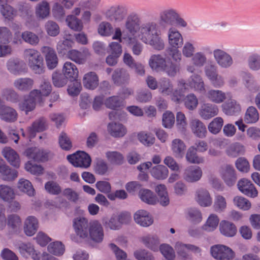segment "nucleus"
<instances>
[{"mask_svg": "<svg viewBox=\"0 0 260 260\" xmlns=\"http://www.w3.org/2000/svg\"><path fill=\"white\" fill-rule=\"evenodd\" d=\"M18 114L14 108L3 104L0 107V119L7 123H12L17 119Z\"/></svg>", "mask_w": 260, "mask_h": 260, "instance_id": "nucleus-15", "label": "nucleus"}, {"mask_svg": "<svg viewBox=\"0 0 260 260\" xmlns=\"http://www.w3.org/2000/svg\"><path fill=\"white\" fill-rule=\"evenodd\" d=\"M63 39L64 40L59 42L57 45V50L61 56L67 55L74 44L73 37L71 34L65 32Z\"/></svg>", "mask_w": 260, "mask_h": 260, "instance_id": "nucleus-14", "label": "nucleus"}, {"mask_svg": "<svg viewBox=\"0 0 260 260\" xmlns=\"http://www.w3.org/2000/svg\"><path fill=\"white\" fill-rule=\"evenodd\" d=\"M223 111L228 115H233L238 113L241 110L239 104L234 100H229L222 105Z\"/></svg>", "mask_w": 260, "mask_h": 260, "instance_id": "nucleus-35", "label": "nucleus"}, {"mask_svg": "<svg viewBox=\"0 0 260 260\" xmlns=\"http://www.w3.org/2000/svg\"><path fill=\"white\" fill-rule=\"evenodd\" d=\"M37 95H38L37 90L31 91L28 95L25 98L24 101L19 103L20 110L24 111L26 114L33 111L35 109L36 103L42 101Z\"/></svg>", "mask_w": 260, "mask_h": 260, "instance_id": "nucleus-7", "label": "nucleus"}, {"mask_svg": "<svg viewBox=\"0 0 260 260\" xmlns=\"http://www.w3.org/2000/svg\"><path fill=\"white\" fill-rule=\"evenodd\" d=\"M245 152L244 146L240 143H235L231 145L226 150V154L232 157H236L243 155Z\"/></svg>", "mask_w": 260, "mask_h": 260, "instance_id": "nucleus-42", "label": "nucleus"}, {"mask_svg": "<svg viewBox=\"0 0 260 260\" xmlns=\"http://www.w3.org/2000/svg\"><path fill=\"white\" fill-rule=\"evenodd\" d=\"M218 109L216 105L209 103L204 104L200 110V115L204 119H209L218 114Z\"/></svg>", "mask_w": 260, "mask_h": 260, "instance_id": "nucleus-25", "label": "nucleus"}, {"mask_svg": "<svg viewBox=\"0 0 260 260\" xmlns=\"http://www.w3.org/2000/svg\"><path fill=\"white\" fill-rule=\"evenodd\" d=\"M107 128L111 136L115 138L122 137L127 132L126 128L122 124L116 122L109 123Z\"/></svg>", "mask_w": 260, "mask_h": 260, "instance_id": "nucleus-29", "label": "nucleus"}, {"mask_svg": "<svg viewBox=\"0 0 260 260\" xmlns=\"http://www.w3.org/2000/svg\"><path fill=\"white\" fill-rule=\"evenodd\" d=\"M221 177L227 186L231 187L234 185L237 180V175L233 166L226 165L221 172Z\"/></svg>", "mask_w": 260, "mask_h": 260, "instance_id": "nucleus-11", "label": "nucleus"}, {"mask_svg": "<svg viewBox=\"0 0 260 260\" xmlns=\"http://www.w3.org/2000/svg\"><path fill=\"white\" fill-rule=\"evenodd\" d=\"M164 256L168 260H173L175 258V252L173 248L167 244L160 245L158 247Z\"/></svg>", "mask_w": 260, "mask_h": 260, "instance_id": "nucleus-62", "label": "nucleus"}, {"mask_svg": "<svg viewBox=\"0 0 260 260\" xmlns=\"http://www.w3.org/2000/svg\"><path fill=\"white\" fill-rule=\"evenodd\" d=\"M167 32L169 43L171 46L169 48H179L182 47L183 43L182 36L175 27L170 28Z\"/></svg>", "mask_w": 260, "mask_h": 260, "instance_id": "nucleus-16", "label": "nucleus"}, {"mask_svg": "<svg viewBox=\"0 0 260 260\" xmlns=\"http://www.w3.org/2000/svg\"><path fill=\"white\" fill-rule=\"evenodd\" d=\"M112 78L114 84L121 85L128 82L129 76L124 69H117L113 72Z\"/></svg>", "mask_w": 260, "mask_h": 260, "instance_id": "nucleus-33", "label": "nucleus"}, {"mask_svg": "<svg viewBox=\"0 0 260 260\" xmlns=\"http://www.w3.org/2000/svg\"><path fill=\"white\" fill-rule=\"evenodd\" d=\"M47 120L45 117L42 116L35 120L29 127V134L35 137L37 133H41L48 129Z\"/></svg>", "mask_w": 260, "mask_h": 260, "instance_id": "nucleus-21", "label": "nucleus"}, {"mask_svg": "<svg viewBox=\"0 0 260 260\" xmlns=\"http://www.w3.org/2000/svg\"><path fill=\"white\" fill-rule=\"evenodd\" d=\"M105 104L108 108L116 110L123 106V102L118 96H112L106 99Z\"/></svg>", "mask_w": 260, "mask_h": 260, "instance_id": "nucleus-54", "label": "nucleus"}, {"mask_svg": "<svg viewBox=\"0 0 260 260\" xmlns=\"http://www.w3.org/2000/svg\"><path fill=\"white\" fill-rule=\"evenodd\" d=\"M49 151L41 149L36 147H29L25 149L24 154L28 159H32L37 162H45L48 160Z\"/></svg>", "mask_w": 260, "mask_h": 260, "instance_id": "nucleus-8", "label": "nucleus"}, {"mask_svg": "<svg viewBox=\"0 0 260 260\" xmlns=\"http://www.w3.org/2000/svg\"><path fill=\"white\" fill-rule=\"evenodd\" d=\"M166 59L161 55H153L150 58L149 64L152 70L157 72L162 71Z\"/></svg>", "mask_w": 260, "mask_h": 260, "instance_id": "nucleus-36", "label": "nucleus"}, {"mask_svg": "<svg viewBox=\"0 0 260 260\" xmlns=\"http://www.w3.org/2000/svg\"><path fill=\"white\" fill-rule=\"evenodd\" d=\"M33 83L30 78H19L15 81L14 85L20 90L28 91L32 88Z\"/></svg>", "mask_w": 260, "mask_h": 260, "instance_id": "nucleus-52", "label": "nucleus"}, {"mask_svg": "<svg viewBox=\"0 0 260 260\" xmlns=\"http://www.w3.org/2000/svg\"><path fill=\"white\" fill-rule=\"evenodd\" d=\"M135 222L142 226L147 227L153 222V218L149 213L146 210L137 211L134 216Z\"/></svg>", "mask_w": 260, "mask_h": 260, "instance_id": "nucleus-18", "label": "nucleus"}, {"mask_svg": "<svg viewBox=\"0 0 260 260\" xmlns=\"http://www.w3.org/2000/svg\"><path fill=\"white\" fill-rule=\"evenodd\" d=\"M223 124V119L220 117H217L213 119V120L209 124L208 128L211 133L213 134H217L221 129Z\"/></svg>", "mask_w": 260, "mask_h": 260, "instance_id": "nucleus-55", "label": "nucleus"}, {"mask_svg": "<svg viewBox=\"0 0 260 260\" xmlns=\"http://www.w3.org/2000/svg\"><path fill=\"white\" fill-rule=\"evenodd\" d=\"M17 186L22 192L25 193L27 195H34L35 190L29 180L23 178L19 179Z\"/></svg>", "mask_w": 260, "mask_h": 260, "instance_id": "nucleus-45", "label": "nucleus"}, {"mask_svg": "<svg viewBox=\"0 0 260 260\" xmlns=\"http://www.w3.org/2000/svg\"><path fill=\"white\" fill-rule=\"evenodd\" d=\"M62 72L70 81L76 80L78 76V70L76 66L69 61H66L64 63Z\"/></svg>", "mask_w": 260, "mask_h": 260, "instance_id": "nucleus-32", "label": "nucleus"}, {"mask_svg": "<svg viewBox=\"0 0 260 260\" xmlns=\"http://www.w3.org/2000/svg\"><path fill=\"white\" fill-rule=\"evenodd\" d=\"M48 250L50 253L54 255L60 256L64 253L65 247L62 242L55 241L51 243L48 246Z\"/></svg>", "mask_w": 260, "mask_h": 260, "instance_id": "nucleus-51", "label": "nucleus"}, {"mask_svg": "<svg viewBox=\"0 0 260 260\" xmlns=\"http://www.w3.org/2000/svg\"><path fill=\"white\" fill-rule=\"evenodd\" d=\"M142 241L148 248L157 251L159 245V240L156 236L148 235L142 238Z\"/></svg>", "mask_w": 260, "mask_h": 260, "instance_id": "nucleus-39", "label": "nucleus"}, {"mask_svg": "<svg viewBox=\"0 0 260 260\" xmlns=\"http://www.w3.org/2000/svg\"><path fill=\"white\" fill-rule=\"evenodd\" d=\"M183 100L185 107L190 110L195 109L198 105V100L193 93L187 94Z\"/></svg>", "mask_w": 260, "mask_h": 260, "instance_id": "nucleus-63", "label": "nucleus"}, {"mask_svg": "<svg viewBox=\"0 0 260 260\" xmlns=\"http://www.w3.org/2000/svg\"><path fill=\"white\" fill-rule=\"evenodd\" d=\"M209 99L216 103H220L225 99V94L220 90H210L208 92Z\"/></svg>", "mask_w": 260, "mask_h": 260, "instance_id": "nucleus-64", "label": "nucleus"}, {"mask_svg": "<svg viewBox=\"0 0 260 260\" xmlns=\"http://www.w3.org/2000/svg\"><path fill=\"white\" fill-rule=\"evenodd\" d=\"M34 90H37L38 95H37L38 97L42 100V96H48L50 94L52 90V85L50 82L47 80H44L42 82L40 85L39 89H34Z\"/></svg>", "mask_w": 260, "mask_h": 260, "instance_id": "nucleus-56", "label": "nucleus"}, {"mask_svg": "<svg viewBox=\"0 0 260 260\" xmlns=\"http://www.w3.org/2000/svg\"><path fill=\"white\" fill-rule=\"evenodd\" d=\"M186 218L190 222L197 224L202 221V213L198 209L190 208L187 210Z\"/></svg>", "mask_w": 260, "mask_h": 260, "instance_id": "nucleus-50", "label": "nucleus"}, {"mask_svg": "<svg viewBox=\"0 0 260 260\" xmlns=\"http://www.w3.org/2000/svg\"><path fill=\"white\" fill-rule=\"evenodd\" d=\"M0 174L2 178L5 181H13L18 176L17 171L6 164L0 169Z\"/></svg>", "mask_w": 260, "mask_h": 260, "instance_id": "nucleus-41", "label": "nucleus"}, {"mask_svg": "<svg viewBox=\"0 0 260 260\" xmlns=\"http://www.w3.org/2000/svg\"><path fill=\"white\" fill-rule=\"evenodd\" d=\"M238 189L245 195H257L258 191L254 185L248 179L242 178L237 183Z\"/></svg>", "mask_w": 260, "mask_h": 260, "instance_id": "nucleus-20", "label": "nucleus"}, {"mask_svg": "<svg viewBox=\"0 0 260 260\" xmlns=\"http://www.w3.org/2000/svg\"><path fill=\"white\" fill-rule=\"evenodd\" d=\"M6 65L8 70L14 75H20L26 72V64L18 58H10L7 61Z\"/></svg>", "mask_w": 260, "mask_h": 260, "instance_id": "nucleus-10", "label": "nucleus"}, {"mask_svg": "<svg viewBox=\"0 0 260 260\" xmlns=\"http://www.w3.org/2000/svg\"><path fill=\"white\" fill-rule=\"evenodd\" d=\"M189 91L188 84L186 83L180 82L177 88L173 93V100L178 103L185 99V94Z\"/></svg>", "mask_w": 260, "mask_h": 260, "instance_id": "nucleus-38", "label": "nucleus"}, {"mask_svg": "<svg viewBox=\"0 0 260 260\" xmlns=\"http://www.w3.org/2000/svg\"><path fill=\"white\" fill-rule=\"evenodd\" d=\"M44 54L47 68L50 70L55 68L58 64V57L55 51L50 47L44 46L42 48Z\"/></svg>", "mask_w": 260, "mask_h": 260, "instance_id": "nucleus-13", "label": "nucleus"}, {"mask_svg": "<svg viewBox=\"0 0 260 260\" xmlns=\"http://www.w3.org/2000/svg\"><path fill=\"white\" fill-rule=\"evenodd\" d=\"M175 123L174 114L170 111H166L162 115V124L164 127L171 128Z\"/></svg>", "mask_w": 260, "mask_h": 260, "instance_id": "nucleus-61", "label": "nucleus"}, {"mask_svg": "<svg viewBox=\"0 0 260 260\" xmlns=\"http://www.w3.org/2000/svg\"><path fill=\"white\" fill-rule=\"evenodd\" d=\"M141 21L138 15L135 13H132L127 16L125 22V27L127 32L132 36H134L138 31L141 40L146 44H148L155 49V44L151 28L149 29V22L140 24Z\"/></svg>", "mask_w": 260, "mask_h": 260, "instance_id": "nucleus-2", "label": "nucleus"}, {"mask_svg": "<svg viewBox=\"0 0 260 260\" xmlns=\"http://www.w3.org/2000/svg\"><path fill=\"white\" fill-rule=\"evenodd\" d=\"M150 172L154 178L159 180L166 179L169 174L167 167L162 165H158L153 167Z\"/></svg>", "mask_w": 260, "mask_h": 260, "instance_id": "nucleus-34", "label": "nucleus"}, {"mask_svg": "<svg viewBox=\"0 0 260 260\" xmlns=\"http://www.w3.org/2000/svg\"><path fill=\"white\" fill-rule=\"evenodd\" d=\"M66 20L68 26L72 30L76 31H81L82 30L83 25L82 21L75 16L69 15Z\"/></svg>", "mask_w": 260, "mask_h": 260, "instance_id": "nucleus-48", "label": "nucleus"}, {"mask_svg": "<svg viewBox=\"0 0 260 260\" xmlns=\"http://www.w3.org/2000/svg\"><path fill=\"white\" fill-rule=\"evenodd\" d=\"M99 84V77L94 72L86 73L83 78V84L84 88L89 90H94Z\"/></svg>", "mask_w": 260, "mask_h": 260, "instance_id": "nucleus-24", "label": "nucleus"}, {"mask_svg": "<svg viewBox=\"0 0 260 260\" xmlns=\"http://www.w3.org/2000/svg\"><path fill=\"white\" fill-rule=\"evenodd\" d=\"M67 159L76 168L86 169L90 166L91 163V158L89 154L81 150H78L73 154L68 155Z\"/></svg>", "mask_w": 260, "mask_h": 260, "instance_id": "nucleus-4", "label": "nucleus"}, {"mask_svg": "<svg viewBox=\"0 0 260 260\" xmlns=\"http://www.w3.org/2000/svg\"><path fill=\"white\" fill-rule=\"evenodd\" d=\"M188 86L196 90L202 91L204 90V82L200 75L198 74H193L189 79H188Z\"/></svg>", "mask_w": 260, "mask_h": 260, "instance_id": "nucleus-43", "label": "nucleus"}, {"mask_svg": "<svg viewBox=\"0 0 260 260\" xmlns=\"http://www.w3.org/2000/svg\"><path fill=\"white\" fill-rule=\"evenodd\" d=\"M186 160L191 164H199L203 161V159L198 156L197 150L193 147H189L185 155Z\"/></svg>", "mask_w": 260, "mask_h": 260, "instance_id": "nucleus-60", "label": "nucleus"}, {"mask_svg": "<svg viewBox=\"0 0 260 260\" xmlns=\"http://www.w3.org/2000/svg\"><path fill=\"white\" fill-rule=\"evenodd\" d=\"M58 143L60 147L65 151H69L72 147V143L70 139L64 132H61L59 135Z\"/></svg>", "mask_w": 260, "mask_h": 260, "instance_id": "nucleus-57", "label": "nucleus"}, {"mask_svg": "<svg viewBox=\"0 0 260 260\" xmlns=\"http://www.w3.org/2000/svg\"><path fill=\"white\" fill-rule=\"evenodd\" d=\"M18 249L20 253L23 256L27 257L30 256L35 260L39 259L40 253L37 252L33 245L29 243L21 242L18 244Z\"/></svg>", "mask_w": 260, "mask_h": 260, "instance_id": "nucleus-23", "label": "nucleus"}, {"mask_svg": "<svg viewBox=\"0 0 260 260\" xmlns=\"http://www.w3.org/2000/svg\"><path fill=\"white\" fill-rule=\"evenodd\" d=\"M73 227L77 235L80 238L88 237L90 225L88 220L84 217H77L73 220Z\"/></svg>", "mask_w": 260, "mask_h": 260, "instance_id": "nucleus-9", "label": "nucleus"}, {"mask_svg": "<svg viewBox=\"0 0 260 260\" xmlns=\"http://www.w3.org/2000/svg\"><path fill=\"white\" fill-rule=\"evenodd\" d=\"M177 11L173 8H167L160 11L158 14L157 22H149L148 29L151 28L152 38L154 39L155 49L161 50L165 44L161 37V34L167 32L170 28L174 27V20Z\"/></svg>", "mask_w": 260, "mask_h": 260, "instance_id": "nucleus-1", "label": "nucleus"}, {"mask_svg": "<svg viewBox=\"0 0 260 260\" xmlns=\"http://www.w3.org/2000/svg\"><path fill=\"white\" fill-rule=\"evenodd\" d=\"M38 221L36 217L33 216H28L24 226V232L28 236H33L37 231Z\"/></svg>", "mask_w": 260, "mask_h": 260, "instance_id": "nucleus-30", "label": "nucleus"}, {"mask_svg": "<svg viewBox=\"0 0 260 260\" xmlns=\"http://www.w3.org/2000/svg\"><path fill=\"white\" fill-rule=\"evenodd\" d=\"M24 56L28 62L29 68L35 73L41 74L44 73V59L39 51L33 49H26L24 52Z\"/></svg>", "mask_w": 260, "mask_h": 260, "instance_id": "nucleus-3", "label": "nucleus"}, {"mask_svg": "<svg viewBox=\"0 0 260 260\" xmlns=\"http://www.w3.org/2000/svg\"><path fill=\"white\" fill-rule=\"evenodd\" d=\"M190 127L193 134L198 137L203 138L207 133L205 125L200 120L194 119L190 122Z\"/></svg>", "mask_w": 260, "mask_h": 260, "instance_id": "nucleus-31", "label": "nucleus"}, {"mask_svg": "<svg viewBox=\"0 0 260 260\" xmlns=\"http://www.w3.org/2000/svg\"><path fill=\"white\" fill-rule=\"evenodd\" d=\"M23 40L31 45L36 46L39 42V37L35 33L30 31H25L21 34Z\"/></svg>", "mask_w": 260, "mask_h": 260, "instance_id": "nucleus-59", "label": "nucleus"}, {"mask_svg": "<svg viewBox=\"0 0 260 260\" xmlns=\"http://www.w3.org/2000/svg\"><path fill=\"white\" fill-rule=\"evenodd\" d=\"M210 253L217 260H232L235 256V252L230 247L222 244L212 246Z\"/></svg>", "mask_w": 260, "mask_h": 260, "instance_id": "nucleus-5", "label": "nucleus"}, {"mask_svg": "<svg viewBox=\"0 0 260 260\" xmlns=\"http://www.w3.org/2000/svg\"><path fill=\"white\" fill-rule=\"evenodd\" d=\"M49 5L46 1H43L38 4L36 8V15L41 18L47 17L49 14Z\"/></svg>", "mask_w": 260, "mask_h": 260, "instance_id": "nucleus-53", "label": "nucleus"}, {"mask_svg": "<svg viewBox=\"0 0 260 260\" xmlns=\"http://www.w3.org/2000/svg\"><path fill=\"white\" fill-rule=\"evenodd\" d=\"M52 80L54 86L59 88L66 85L69 80L66 75L57 71L53 73Z\"/></svg>", "mask_w": 260, "mask_h": 260, "instance_id": "nucleus-47", "label": "nucleus"}, {"mask_svg": "<svg viewBox=\"0 0 260 260\" xmlns=\"http://www.w3.org/2000/svg\"><path fill=\"white\" fill-rule=\"evenodd\" d=\"M21 224L20 217L16 214H11L8 216L7 225L10 229L14 232H17Z\"/></svg>", "mask_w": 260, "mask_h": 260, "instance_id": "nucleus-58", "label": "nucleus"}, {"mask_svg": "<svg viewBox=\"0 0 260 260\" xmlns=\"http://www.w3.org/2000/svg\"><path fill=\"white\" fill-rule=\"evenodd\" d=\"M0 12L5 20L12 21L17 15V10L7 4L2 5Z\"/></svg>", "mask_w": 260, "mask_h": 260, "instance_id": "nucleus-44", "label": "nucleus"}, {"mask_svg": "<svg viewBox=\"0 0 260 260\" xmlns=\"http://www.w3.org/2000/svg\"><path fill=\"white\" fill-rule=\"evenodd\" d=\"M202 175L201 169L198 166H190L185 169L183 178L188 182L199 181Z\"/></svg>", "mask_w": 260, "mask_h": 260, "instance_id": "nucleus-22", "label": "nucleus"}, {"mask_svg": "<svg viewBox=\"0 0 260 260\" xmlns=\"http://www.w3.org/2000/svg\"><path fill=\"white\" fill-rule=\"evenodd\" d=\"M162 71H165L168 76L174 77L179 72L180 63L173 62L170 58H167Z\"/></svg>", "mask_w": 260, "mask_h": 260, "instance_id": "nucleus-37", "label": "nucleus"}, {"mask_svg": "<svg viewBox=\"0 0 260 260\" xmlns=\"http://www.w3.org/2000/svg\"><path fill=\"white\" fill-rule=\"evenodd\" d=\"M186 146L180 139H174L171 144V150L173 155L177 158H182L185 155Z\"/></svg>", "mask_w": 260, "mask_h": 260, "instance_id": "nucleus-26", "label": "nucleus"}, {"mask_svg": "<svg viewBox=\"0 0 260 260\" xmlns=\"http://www.w3.org/2000/svg\"><path fill=\"white\" fill-rule=\"evenodd\" d=\"M219 230L221 234L226 237L235 236L237 232L235 224L227 220H222L220 222Z\"/></svg>", "mask_w": 260, "mask_h": 260, "instance_id": "nucleus-28", "label": "nucleus"}, {"mask_svg": "<svg viewBox=\"0 0 260 260\" xmlns=\"http://www.w3.org/2000/svg\"><path fill=\"white\" fill-rule=\"evenodd\" d=\"M88 235L93 241L101 243L104 238V231L101 224L98 221L90 223Z\"/></svg>", "mask_w": 260, "mask_h": 260, "instance_id": "nucleus-12", "label": "nucleus"}, {"mask_svg": "<svg viewBox=\"0 0 260 260\" xmlns=\"http://www.w3.org/2000/svg\"><path fill=\"white\" fill-rule=\"evenodd\" d=\"M259 119V114L257 109L253 106L249 107L244 116V120L246 123H255Z\"/></svg>", "mask_w": 260, "mask_h": 260, "instance_id": "nucleus-46", "label": "nucleus"}, {"mask_svg": "<svg viewBox=\"0 0 260 260\" xmlns=\"http://www.w3.org/2000/svg\"><path fill=\"white\" fill-rule=\"evenodd\" d=\"M109 167L107 162L101 158H96L93 165V171L99 175H105L108 172Z\"/></svg>", "mask_w": 260, "mask_h": 260, "instance_id": "nucleus-40", "label": "nucleus"}, {"mask_svg": "<svg viewBox=\"0 0 260 260\" xmlns=\"http://www.w3.org/2000/svg\"><path fill=\"white\" fill-rule=\"evenodd\" d=\"M127 13V9L123 5L111 7L106 12L105 16L109 21L117 23L122 21Z\"/></svg>", "mask_w": 260, "mask_h": 260, "instance_id": "nucleus-6", "label": "nucleus"}, {"mask_svg": "<svg viewBox=\"0 0 260 260\" xmlns=\"http://www.w3.org/2000/svg\"><path fill=\"white\" fill-rule=\"evenodd\" d=\"M213 54L217 63L222 68H229L233 63L231 56L222 50H215L213 51Z\"/></svg>", "mask_w": 260, "mask_h": 260, "instance_id": "nucleus-17", "label": "nucleus"}, {"mask_svg": "<svg viewBox=\"0 0 260 260\" xmlns=\"http://www.w3.org/2000/svg\"><path fill=\"white\" fill-rule=\"evenodd\" d=\"M3 155L9 164L16 169L20 167V159L18 154L15 150L8 148L3 150Z\"/></svg>", "mask_w": 260, "mask_h": 260, "instance_id": "nucleus-27", "label": "nucleus"}, {"mask_svg": "<svg viewBox=\"0 0 260 260\" xmlns=\"http://www.w3.org/2000/svg\"><path fill=\"white\" fill-rule=\"evenodd\" d=\"M106 156L108 160L113 165L120 166L124 162L123 155L118 151H108L106 153Z\"/></svg>", "mask_w": 260, "mask_h": 260, "instance_id": "nucleus-49", "label": "nucleus"}, {"mask_svg": "<svg viewBox=\"0 0 260 260\" xmlns=\"http://www.w3.org/2000/svg\"><path fill=\"white\" fill-rule=\"evenodd\" d=\"M142 186L139 182L133 181L126 183L125 187L129 194L138 191V195H154L151 190L142 188Z\"/></svg>", "mask_w": 260, "mask_h": 260, "instance_id": "nucleus-19", "label": "nucleus"}]
</instances>
